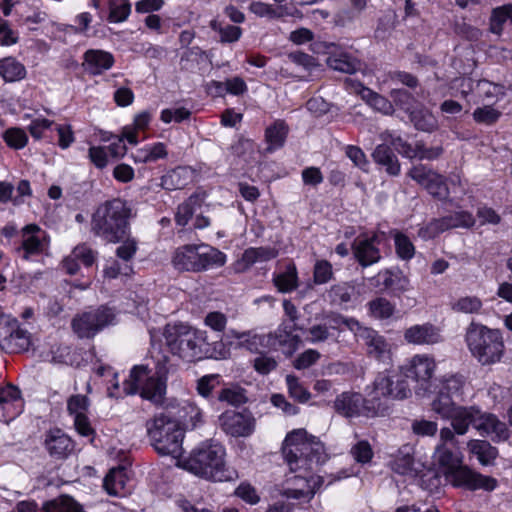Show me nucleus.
<instances>
[{"instance_id":"f257e3e1","label":"nucleus","mask_w":512,"mask_h":512,"mask_svg":"<svg viewBox=\"0 0 512 512\" xmlns=\"http://www.w3.org/2000/svg\"><path fill=\"white\" fill-rule=\"evenodd\" d=\"M282 454L292 473L299 474L287 478V487L282 495L292 499H312L323 480L320 476L310 474L326 460L323 444L304 429H297L287 434Z\"/></svg>"},{"instance_id":"f03ea898","label":"nucleus","mask_w":512,"mask_h":512,"mask_svg":"<svg viewBox=\"0 0 512 512\" xmlns=\"http://www.w3.org/2000/svg\"><path fill=\"white\" fill-rule=\"evenodd\" d=\"M164 337L171 353L183 360L193 362L203 358L224 359L228 351L219 341L211 349L207 343L206 331L195 329L187 324H168Z\"/></svg>"},{"instance_id":"7ed1b4c3","label":"nucleus","mask_w":512,"mask_h":512,"mask_svg":"<svg viewBox=\"0 0 512 512\" xmlns=\"http://www.w3.org/2000/svg\"><path fill=\"white\" fill-rule=\"evenodd\" d=\"M131 208L119 198L101 204L92 216L91 231L111 243L122 241L129 230Z\"/></svg>"},{"instance_id":"20e7f679","label":"nucleus","mask_w":512,"mask_h":512,"mask_svg":"<svg viewBox=\"0 0 512 512\" xmlns=\"http://www.w3.org/2000/svg\"><path fill=\"white\" fill-rule=\"evenodd\" d=\"M225 450L219 444H203L194 449L184 462V468L207 480L223 482L232 481L238 477L234 469L226 466Z\"/></svg>"},{"instance_id":"39448f33","label":"nucleus","mask_w":512,"mask_h":512,"mask_svg":"<svg viewBox=\"0 0 512 512\" xmlns=\"http://www.w3.org/2000/svg\"><path fill=\"white\" fill-rule=\"evenodd\" d=\"M465 342L471 355L483 366L496 364L504 356V338L499 329L471 322L466 329Z\"/></svg>"},{"instance_id":"423d86ee","label":"nucleus","mask_w":512,"mask_h":512,"mask_svg":"<svg viewBox=\"0 0 512 512\" xmlns=\"http://www.w3.org/2000/svg\"><path fill=\"white\" fill-rule=\"evenodd\" d=\"M147 434L155 451L160 455L178 458L182 454L184 428L178 420L160 413L146 423Z\"/></svg>"},{"instance_id":"0eeeda50","label":"nucleus","mask_w":512,"mask_h":512,"mask_svg":"<svg viewBox=\"0 0 512 512\" xmlns=\"http://www.w3.org/2000/svg\"><path fill=\"white\" fill-rule=\"evenodd\" d=\"M159 373L150 376L145 366H135L129 379L123 383L125 394L140 392L142 398L157 405L161 404L166 393V379Z\"/></svg>"},{"instance_id":"6e6552de","label":"nucleus","mask_w":512,"mask_h":512,"mask_svg":"<svg viewBox=\"0 0 512 512\" xmlns=\"http://www.w3.org/2000/svg\"><path fill=\"white\" fill-rule=\"evenodd\" d=\"M116 315L111 308L101 306L84 312L72 320V329L79 338H92L105 327L115 323Z\"/></svg>"},{"instance_id":"1a4fd4ad","label":"nucleus","mask_w":512,"mask_h":512,"mask_svg":"<svg viewBox=\"0 0 512 512\" xmlns=\"http://www.w3.org/2000/svg\"><path fill=\"white\" fill-rule=\"evenodd\" d=\"M411 395V387H406L401 382L398 386L391 388L390 373L387 371L379 373L371 386L367 387V396L371 405H379V411L381 410L380 400L382 398H391L402 400L406 399Z\"/></svg>"},{"instance_id":"9d476101","label":"nucleus","mask_w":512,"mask_h":512,"mask_svg":"<svg viewBox=\"0 0 512 512\" xmlns=\"http://www.w3.org/2000/svg\"><path fill=\"white\" fill-rule=\"evenodd\" d=\"M335 411L347 418L375 416L379 413V405H371L368 398L365 399L359 393L343 392L334 401Z\"/></svg>"},{"instance_id":"9b49d317","label":"nucleus","mask_w":512,"mask_h":512,"mask_svg":"<svg viewBox=\"0 0 512 512\" xmlns=\"http://www.w3.org/2000/svg\"><path fill=\"white\" fill-rule=\"evenodd\" d=\"M400 369L407 381L411 380L417 384L415 390L419 394V391L426 392L429 389L435 363L428 356L416 355Z\"/></svg>"},{"instance_id":"f8f14e48","label":"nucleus","mask_w":512,"mask_h":512,"mask_svg":"<svg viewBox=\"0 0 512 512\" xmlns=\"http://www.w3.org/2000/svg\"><path fill=\"white\" fill-rule=\"evenodd\" d=\"M446 479L453 486L464 487L469 490L483 489L492 491L497 486L496 479L490 476H484L462 464L447 476Z\"/></svg>"},{"instance_id":"ddd939ff","label":"nucleus","mask_w":512,"mask_h":512,"mask_svg":"<svg viewBox=\"0 0 512 512\" xmlns=\"http://www.w3.org/2000/svg\"><path fill=\"white\" fill-rule=\"evenodd\" d=\"M30 334L21 329L17 321H0V347L8 353L28 350Z\"/></svg>"},{"instance_id":"4468645a","label":"nucleus","mask_w":512,"mask_h":512,"mask_svg":"<svg viewBox=\"0 0 512 512\" xmlns=\"http://www.w3.org/2000/svg\"><path fill=\"white\" fill-rule=\"evenodd\" d=\"M221 429L232 437H248L255 429V419L249 412L226 411L219 417Z\"/></svg>"},{"instance_id":"2eb2a0df","label":"nucleus","mask_w":512,"mask_h":512,"mask_svg":"<svg viewBox=\"0 0 512 512\" xmlns=\"http://www.w3.org/2000/svg\"><path fill=\"white\" fill-rule=\"evenodd\" d=\"M474 428L480 435L490 437L494 442L504 441L509 437V430L504 422L500 421L496 415L483 412L478 407Z\"/></svg>"},{"instance_id":"dca6fc26","label":"nucleus","mask_w":512,"mask_h":512,"mask_svg":"<svg viewBox=\"0 0 512 512\" xmlns=\"http://www.w3.org/2000/svg\"><path fill=\"white\" fill-rule=\"evenodd\" d=\"M20 390L13 385L0 386V421L9 423L23 412Z\"/></svg>"},{"instance_id":"f3484780","label":"nucleus","mask_w":512,"mask_h":512,"mask_svg":"<svg viewBox=\"0 0 512 512\" xmlns=\"http://www.w3.org/2000/svg\"><path fill=\"white\" fill-rule=\"evenodd\" d=\"M354 336L366 345L370 357L381 360L389 355L390 344L376 330L360 324Z\"/></svg>"},{"instance_id":"a211bd4d","label":"nucleus","mask_w":512,"mask_h":512,"mask_svg":"<svg viewBox=\"0 0 512 512\" xmlns=\"http://www.w3.org/2000/svg\"><path fill=\"white\" fill-rule=\"evenodd\" d=\"M44 239L45 232L38 225H26L21 230V246L17 249L18 254L24 260L40 254L45 246Z\"/></svg>"},{"instance_id":"6ab92c4d","label":"nucleus","mask_w":512,"mask_h":512,"mask_svg":"<svg viewBox=\"0 0 512 512\" xmlns=\"http://www.w3.org/2000/svg\"><path fill=\"white\" fill-rule=\"evenodd\" d=\"M378 243L377 235L369 238L358 237L354 240L352 244L353 254L361 266L367 267L380 260V251L376 246Z\"/></svg>"},{"instance_id":"aec40b11","label":"nucleus","mask_w":512,"mask_h":512,"mask_svg":"<svg viewBox=\"0 0 512 512\" xmlns=\"http://www.w3.org/2000/svg\"><path fill=\"white\" fill-rule=\"evenodd\" d=\"M293 329H301L294 324L293 327L281 325L275 332L265 334L267 337V348L278 349L283 348L289 354L297 350L301 339L298 335L292 334Z\"/></svg>"},{"instance_id":"412c9836","label":"nucleus","mask_w":512,"mask_h":512,"mask_svg":"<svg viewBox=\"0 0 512 512\" xmlns=\"http://www.w3.org/2000/svg\"><path fill=\"white\" fill-rule=\"evenodd\" d=\"M404 339L413 345H432L442 340L439 329L431 323L417 324L407 328L404 331Z\"/></svg>"},{"instance_id":"4be33fe9","label":"nucleus","mask_w":512,"mask_h":512,"mask_svg":"<svg viewBox=\"0 0 512 512\" xmlns=\"http://www.w3.org/2000/svg\"><path fill=\"white\" fill-rule=\"evenodd\" d=\"M83 59L82 66L85 71L94 76L109 70L115 62L114 56L110 52L99 49L87 50Z\"/></svg>"},{"instance_id":"5701e85b","label":"nucleus","mask_w":512,"mask_h":512,"mask_svg":"<svg viewBox=\"0 0 512 512\" xmlns=\"http://www.w3.org/2000/svg\"><path fill=\"white\" fill-rule=\"evenodd\" d=\"M44 445L50 456L58 459L66 458L74 448L71 438L60 429L49 431Z\"/></svg>"},{"instance_id":"b1692460","label":"nucleus","mask_w":512,"mask_h":512,"mask_svg":"<svg viewBox=\"0 0 512 512\" xmlns=\"http://www.w3.org/2000/svg\"><path fill=\"white\" fill-rule=\"evenodd\" d=\"M327 48L332 49L326 61L331 69L347 74H353L362 69V63L357 58L346 52H337L334 43L327 45Z\"/></svg>"},{"instance_id":"393cba45","label":"nucleus","mask_w":512,"mask_h":512,"mask_svg":"<svg viewBox=\"0 0 512 512\" xmlns=\"http://www.w3.org/2000/svg\"><path fill=\"white\" fill-rule=\"evenodd\" d=\"M476 413V406L458 405L444 419L450 421L451 427L454 429L457 435H465L468 432L470 425L474 427Z\"/></svg>"},{"instance_id":"a878e982","label":"nucleus","mask_w":512,"mask_h":512,"mask_svg":"<svg viewBox=\"0 0 512 512\" xmlns=\"http://www.w3.org/2000/svg\"><path fill=\"white\" fill-rule=\"evenodd\" d=\"M408 116L415 129L419 131L432 133L439 128L438 120L434 114L420 103L411 110Z\"/></svg>"},{"instance_id":"bb28decb","label":"nucleus","mask_w":512,"mask_h":512,"mask_svg":"<svg viewBox=\"0 0 512 512\" xmlns=\"http://www.w3.org/2000/svg\"><path fill=\"white\" fill-rule=\"evenodd\" d=\"M127 480L126 469L123 466L114 467L105 476L103 487L111 496H124Z\"/></svg>"},{"instance_id":"cd10ccee","label":"nucleus","mask_w":512,"mask_h":512,"mask_svg":"<svg viewBox=\"0 0 512 512\" xmlns=\"http://www.w3.org/2000/svg\"><path fill=\"white\" fill-rule=\"evenodd\" d=\"M289 127L284 120H275L265 130V141L268 144L266 150L273 152L281 148L287 138Z\"/></svg>"},{"instance_id":"c85d7f7f","label":"nucleus","mask_w":512,"mask_h":512,"mask_svg":"<svg viewBox=\"0 0 512 512\" xmlns=\"http://www.w3.org/2000/svg\"><path fill=\"white\" fill-rule=\"evenodd\" d=\"M198 246L185 245L174 254L173 264L179 270L197 272Z\"/></svg>"},{"instance_id":"c756f323","label":"nucleus","mask_w":512,"mask_h":512,"mask_svg":"<svg viewBox=\"0 0 512 512\" xmlns=\"http://www.w3.org/2000/svg\"><path fill=\"white\" fill-rule=\"evenodd\" d=\"M373 160L385 167L386 172L389 175L396 176L400 172V164L399 161L392 151V149L386 145V144H380L378 145L373 153H372Z\"/></svg>"},{"instance_id":"7c9ffc66","label":"nucleus","mask_w":512,"mask_h":512,"mask_svg":"<svg viewBox=\"0 0 512 512\" xmlns=\"http://www.w3.org/2000/svg\"><path fill=\"white\" fill-rule=\"evenodd\" d=\"M231 336L238 340L237 346L239 348H244L251 353H260V348H267V337L265 334L232 330Z\"/></svg>"},{"instance_id":"2f4dec72","label":"nucleus","mask_w":512,"mask_h":512,"mask_svg":"<svg viewBox=\"0 0 512 512\" xmlns=\"http://www.w3.org/2000/svg\"><path fill=\"white\" fill-rule=\"evenodd\" d=\"M192 171L187 167H176L161 177V186L166 190L182 189L191 180Z\"/></svg>"},{"instance_id":"473e14b6","label":"nucleus","mask_w":512,"mask_h":512,"mask_svg":"<svg viewBox=\"0 0 512 512\" xmlns=\"http://www.w3.org/2000/svg\"><path fill=\"white\" fill-rule=\"evenodd\" d=\"M197 272L207 270L212 267H219L225 263V255L210 246L200 245L198 246Z\"/></svg>"},{"instance_id":"72a5a7b5","label":"nucleus","mask_w":512,"mask_h":512,"mask_svg":"<svg viewBox=\"0 0 512 512\" xmlns=\"http://www.w3.org/2000/svg\"><path fill=\"white\" fill-rule=\"evenodd\" d=\"M467 447L483 466L491 465L498 455L497 449L486 440H470Z\"/></svg>"},{"instance_id":"f704fd0d","label":"nucleus","mask_w":512,"mask_h":512,"mask_svg":"<svg viewBox=\"0 0 512 512\" xmlns=\"http://www.w3.org/2000/svg\"><path fill=\"white\" fill-rule=\"evenodd\" d=\"M25 66L14 57L0 59V77L5 82H17L26 77Z\"/></svg>"},{"instance_id":"c9c22d12","label":"nucleus","mask_w":512,"mask_h":512,"mask_svg":"<svg viewBox=\"0 0 512 512\" xmlns=\"http://www.w3.org/2000/svg\"><path fill=\"white\" fill-rule=\"evenodd\" d=\"M179 423L187 429H194L203 423V412L193 402H185L178 410Z\"/></svg>"},{"instance_id":"e433bc0d","label":"nucleus","mask_w":512,"mask_h":512,"mask_svg":"<svg viewBox=\"0 0 512 512\" xmlns=\"http://www.w3.org/2000/svg\"><path fill=\"white\" fill-rule=\"evenodd\" d=\"M204 198L198 194L191 195L177 208L175 220L178 225L185 226L191 217L201 210Z\"/></svg>"},{"instance_id":"4c0bfd02","label":"nucleus","mask_w":512,"mask_h":512,"mask_svg":"<svg viewBox=\"0 0 512 512\" xmlns=\"http://www.w3.org/2000/svg\"><path fill=\"white\" fill-rule=\"evenodd\" d=\"M273 284L281 293H289L298 287V273L294 264H289L284 272L274 274Z\"/></svg>"},{"instance_id":"58836bf2","label":"nucleus","mask_w":512,"mask_h":512,"mask_svg":"<svg viewBox=\"0 0 512 512\" xmlns=\"http://www.w3.org/2000/svg\"><path fill=\"white\" fill-rule=\"evenodd\" d=\"M436 458L439 465L445 469V477L449 476L455 469H457L462 464L460 454L451 451L443 444L437 446Z\"/></svg>"},{"instance_id":"ea45409f","label":"nucleus","mask_w":512,"mask_h":512,"mask_svg":"<svg viewBox=\"0 0 512 512\" xmlns=\"http://www.w3.org/2000/svg\"><path fill=\"white\" fill-rule=\"evenodd\" d=\"M277 251L271 247H256L246 249L242 255L241 262L249 267L257 262H265L274 259Z\"/></svg>"},{"instance_id":"a19ab883","label":"nucleus","mask_w":512,"mask_h":512,"mask_svg":"<svg viewBox=\"0 0 512 512\" xmlns=\"http://www.w3.org/2000/svg\"><path fill=\"white\" fill-rule=\"evenodd\" d=\"M355 288L348 283L333 285L328 291V298L334 305L342 306L352 300Z\"/></svg>"},{"instance_id":"79ce46f5","label":"nucleus","mask_w":512,"mask_h":512,"mask_svg":"<svg viewBox=\"0 0 512 512\" xmlns=\"http://www.w3.org/2000/svg\"><path fill=\"white\" fill-rule=\"evenodd\" d=\"M470 88L475 90L480 96L486 99L498 98L504 95V87L487 80H472L469 79Z\"/></svg>"},{"instance_id":"37998d69","label":"nucleus","mask_w":512,"mask_h":512,"mask_svg":"<svg viewBox=\"0 0 512 512\" xmlns=\"http://www.w3.org/2000/svg\"><path fill=\"white\" fill-rule=\"evenodd\" d=\"M46 512H83L80 504H78L70 496H61L45 504Z\"/></svg>"},{"instance_id":"c03bdc74","label":"nucleus","mask_w":512,"mask_h":512,"mask_svg":"<svg viewBox=\"0 0 512 512\" xmlns=\"http://www.w3.org/2000/svg\"><path fill=\"white\" fill-rule=\"evenodd\" d=\"M306 340L311 344L324 343L329 340L337 342V338L329 331L327 324H315L308 329L304 330Z\"/></svg>"},{"instance_id":"a18cd8bd","label":"nucleus","mask_w":512,"mask_h":512,"mask_svg":"<svg viewBox=\"0 0 512 512\" xmlns=\"http://www.w3.org/2000/svg\"><path fill=\"white\" fill-rule=\"evenodd\" d=\"M368 308L370 314L377 319L390 318L395 312V305L383 297L369 301Z\"/></svg>"},{"instance_id":"49530a36","label":"nucleus","mask_w":512,"mask_h":512,"mask_svg":"<svg viewBox=\"0 0 512 512\" xmlns=\"http://www.w3.org/2000/svg\"><path fill=\"white\" fill-rule=\"evenodd\" d=\"M325 319H327V326L330 330L342 331V326L347 327L354 335L360 326V322L355 318H348L338 313H330Z\"/></svg>"},{"instance_id":"de8ad7c7","label":"nucleus","mask_w":512,"mask_h":512,"mask_svg":"<svg viewBox=\"0 0 512 512\" xmlns=\"http://www.w3.org/2000/svg\"><path fill=\"white\" fill-rule=\"evenodd\" d=\"M482 301L477 296H464L452 303V310L458 313L478 314L482 309Z\"/></svg>"},{"instance_id":"09e8293b","label":"nucleus","mask_w":512,"mask_h":512,"mask_svg":"<svg viewBox=\"0 0 512 512\" xmlns=\"http://www.w3.org/2000/svg\"><path fill=\"white\" fill-rule=\"evenodd\" d=\"M217 400L232 406H239L246 402V396L244 389L240 388L239 386H229L222 388L219 391Z\"/></svg>"},{"instance_id":"8fccbe9b","label":"nucleus","mask_w":512,"mask_h":512,"mask_svg":"<svg viewBox=\"0 0 512 512\" xmlns=\"http://www.w3.org/2000/svg\"><path fill=\"white\" fill-rule=\"evenodd\" d=\"M432 410L441 416V418H445L450 412H452L458 404L455 399L449 396L443 391L439 390L437 397L433 400Z\"/></svg>"},{"instance_id":"3c124183","label":"nucleus","mask_w":512,"mask_h":512,"mask_svg":"<svg viewBox=\"0 0 512 512\" xmlns=\"http://www.w3.org/2000/svg\"><path fill=\"white\" fill-rule=\"evenodd\" d=\"M392 103L405 111L407 114L417 106V101L414 96L405 89H393L390 92Z\"/></svg>"},{"instance_id":"603ef678","label":"nucleus","mask_w":512,"mask_h":512,"mask_svg":"<svg viewBox=\"0 0 512 512\" xmlns=\"http://www.w3.org/2000/svg\"><path fill=\"white\" fill-rule=\"evenodd\" d=\"M210 27L212 30L219 33L221 42H235L240 38L242 33L240 27L233 25H222V23L218 22L217 20H212Z\"/></svg>"},{"instance_id":"864d4df0","label":"nucleus","mask_w":512,"mask_h":512,"mask_svg":"<svg viewBox=\"0 0 512 512\" xmlns=\"http://www.w3.org/2000/svg\"><path fill=\"white\" fill-rule=\"evenodd\" d=\"M93 5L97 7L96 0H93ZM131 11V6L128 0H113L110 2L109 20L111 22H122L127 19Z\"/></svg>"},{"instance_id":"5fc2aeb1","label":"nucleus","mask_w":512,"mask_h":512,"mask_svg":"<svg viewBox=\"0 0 512 512\" xmlns=\"http://www.w3.org/2000/svg\"><path fill=\"white\" fill-rule=\"evenodd\" d=\"M3 139L10 148L15 150L24 148L28 142L26 132L18 127L7 129L3 133Z\"/></svg>"},{"instance_id":"6e6d98bb","label":"nucleus","mask_w":512,"mask_h":512,"mask_svg":"<svg viewBox=\"0 0 512 512\" xmlns=\"http://www.w3.org/2000/svg\"><path fill=\"white\" fill-rule=\"evenodd\" d=\"M445 230L457 227H470L474 224L472 215L468 212L460 211L441 218Z\"/></svg>"},{"instance_id":"4d7b16f0","label":"nucleus","mask_w":512,"mask_h":512,"mask_svg":"<svg viewBox=\"0 0 512 512\" xmlns=\"http://www.w3.org/2000/svg\"><path fill=\"white\" fill-rule=\"evenodd\" d=\"M286 383L289 394L295 400L305 403L310 399V392L303 386L296 376L287 375Z\"/></svg>"},{"instance_id":"13d9d810","label":"nucleus","mask_w":512,"mask_h":512,"mask_svg":"<svg viewBox=\"0 0 512 512\" xmlns=\"http://www.w3.org/2000/svg\"><path fill=\"white\" fill-rule=\"evenodd\" d=\"M278 366V361L275 357L268 353L260 352L253 360V368L261 375H267L274 371Z\"/></svg>"},{"instance_id":"bf43d9fd","label":"nucleus","mask_w":512,"mask_h":512,"mask_svg":"<svg viewBox=\"0 0 512 512\" xmlns=\"http://www.w3.org/2000/svg\"><path fill=\"white\" fill-rule=\"evenodd\" d=\"M394 242L396 253L401 259L409 260L414 256L415 247L406 235L402 233H396Z\"/></svg>"},{"instance_id":"052dcab7","label":"nucleus","mask_w":512,"mask_h":512,"mask_svg":"<svg viewBox=\"0 0 512 512\" xmlns=\"http://www.w3.org/2000/svg\"><path fill=\"white\" fill-rule=\"evenodd\" d=\"M89 399L84 395H72L67 400V411L74 417L84 415L89 408Z\"/></svg>"},{"instance_id":"680f3d73","label":"nucleus","mask_w":512,"mask_h":512,"mask_svg":"<svg viewBox=\"0 0 512 512\" xmlns=\"http://www.w3.org/2000/svg\"><path fill=\"white\" fill-rule=\"evenodd\" d=\"M220 384V377L217 374L202 376L197 380L196 390L199 395L209 398L212 391Z\"/></svg>"},{"instance_id":"e2e57ef3","label":"nucleus","mask_w":512,"mask_h":512,"mask_svg":"<svg viewBox=\"0 0 512 512\" xmlns=\"http://www.w3.org/2000/svg\"><path fill=\"white\" fill-rule=\"evenodd\" d=\"M464 386V380L462 376L452 375L446 378L440 388L443 393L448 394L454 399L460 398Z\"/></svg>"},{"instance_id":"0e129e2a","label":"nucleus","mask_w":512,"mask_h":512,"mask_svg":"<svg viewBox=\"0 0 512 512\" xmlns=\"http://www.w3.org/2000/svg\"><path fill=\"white\" fill-rule=\"evenodd\" d=\"M425 189L438 200H446L449 197V189L446 180L438 173H436V178H433V181H431Z\"/></svg>"},{"instance_id":"69168bd1","label":"nucleus","mask_w":512,"mask_h":512,"mask_svg":"<svg viewBox=\"0 0 512 512\" xmlns=\"http://www.w3.org/2000/svg\"><path fill=\"white\" fill-rule=\"evenodd\" d=\"M408 175L424 188L433 181V178H436V172L424 165L414 166Z\"/></svg>"},{"instance_id":"338daca9","label":"nucleus","mask_w":512,"mask_h":512,"mask_svg":"<svg viewBox=\"0 0 512 512\" xmlns=\"http://www.w3.org/2000/svg\"><path fill=\"white\" fill-rule=\"evenodd\" d=\"M71 253L79 263L86 267L92 266L97 257V252L86 244L76 246Z\"/></svg>"},{"instance_id":"774afa93","label":"nucleus","mask_w":512,"mask_h":512,"mask_svg":"<svg viewBox=\"0 0 512 512\" xmlns=\"http://www.w3.org/2000/svg\"><path fill=\"white\" fill-rule=\"evenodd\" d=\"M351 454L357 462L362 464L368 463L373 457L371 445L366 440L358 441L351 448Z\"/></svg>"}]
</instances>
